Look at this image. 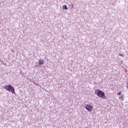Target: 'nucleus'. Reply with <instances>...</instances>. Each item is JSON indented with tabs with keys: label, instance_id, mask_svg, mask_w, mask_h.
I'll return each mask as SVG.
<instances>
[{
	"label": "nucleus",
	"instance_id": "1",
	"mask_svg": "<svg viewBox=\"0 0 128 128\" xmlns=\"http://www.w3.org/2000/svg\"><path fill=\"white\" fill-rule=\"evenodd\" d=\"M5 89L12 93L15 94L14 89L10 85L6 86H4Z\"/></svg>",
	"mask_w": 128,
	"mask_h": 128
},
{
	"label": "nucleus",
	"instance_id": "2",
	"mask_svg": "<svg viewBox=\"0 0 128 128\" xmlns=\"http://www.w3.org/2000/svg\"><path fill=\"white\" fill-rule=\"evenodd\" d=\"M98 92L96 94L100 98L105 97L104 92L98 89Z\"/></svg>",
	"mask_w": 128,
	"mask_h": 128
},
{
	"label": "nucleus",
	"instance_id": "3",
	"mask_svg": "<svg viewBox=\"0 0 128 128\" xmlns=\"http://www.w3.org/2000/svg\"><path fill=\"white\" fill-rule=\"evenodd\" d=\"M86 108L90 111H91L92 110V107L91 106L87 104L86 106Z\"/></svg>",
	"mask_w": 128,
	"mask_h": 128
},
{
	"label": "nucleus",
	"instance_id": "4",
	"mask_svg": "<svg viewBox=\"0 0 128 128\" xmlns=\"http://www.w3.org/2000/svg\"><path fill=\"white\" fill-rule=\"evenodd\" d=\"M39 64L40 65H42L44 63V61L43 60L40 59L39 61Z\"/></svg>",
	"mask_w": 128,
	"mask_h": 128
},
{
	"label": "nucleus",
	"instance_id": "5",
	"mask_svg": "<svg viewBox=\"0 0 128 128\" xmlns=\"http://www.w3.org/2000/svg\"><path fill=\"white\" fill-rule=\"evenodd\" d=\"M62 8L66 10H67V8L66 5H63L62 7Z\"/></svg>",
	"mask_w": 128,
	"mask_h": 128
},
{
	"label": "nucleus",
	"instance_id": "6",
	"mask_svg": "<svg viewBox=\"0 0 128 128\" xmlns=\"http://www.w3.org/2000/svg\"><path fill=\"white\" fill-rule=\"evenodd\" d=\"M119 98H122L121 100L122 101L123 100V97L122 95H121L120 97H119Z\"/></svg>",
	"mask_w": 128,
	"mask_h": 128
},
{
	"label": "nucleus",
	"instance_id": "7",
	"mask_svg": "<svg viewBox=\"0 0 128 128\" xmlns=\"http://www.w3.org/2000/svg\"><path fill=\"white\" fill-rule=\"evenodd\" d=\"M119 55L120 56H122L123 57H124V55L122 54H119Z\"/></svg>",
	"mask_w": 128,
	"mask_h": 128
},
{
	"label": "nucleus",
	"instance_id": "8",
	"mask_svg": "<svg viewBox=\"0 0 128 128\" xmlns=\"http://www.w3.org/2000/svg\"><path fill=\"white\" fill-rule=\"evenodd\" d=\"M121 94V92H119L117 93V94L120 95Z\"/></svg>",
	"mask_w": 128,
	"mask_h": 128
},
{
	"label": "nucleus",
	"instance_id": "9",
	"mask_svg": "<svg viewBox=\"0 0 128 128\" xmlns=\"http://www.w3.org/2000/svg\"><path fill=\"white\" fill-rule=\"evenodd\" d=\"M73 5H72V7H71V8H73Z\"/></svg>",
	"mask_w": 128,
	"mask_h": 128
}]
</instances>
